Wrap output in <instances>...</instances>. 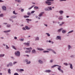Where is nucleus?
Segmentation results:
<instances>
[{"instance_id":"nucleus-54","label":"nucleus","mask_w":75,"mask_h":75,"mask_svg":"<svg viewBox=\"0 0 75 75\" xmlns=\"http://www.w3.org/2000/svg\"><path fill=\"white\" fill-rule=\"evenodd\" d=\"M23 30H25V28H23Z\"/></svg>"},{"instance_id":"nucleus-7","label":"nucleus","mask_w":75,"mask_h":75,"mask_svg":"<svg viewBox=\"0 0 75 75\" xmlns=\"http://www.w3.org/2000/svg\"><path fill=\"white\" fill-rule=\"evenodd\" d=\"M25 61H26V62H27V64H30V63H31V62H30V61H29L28 62V60H27V59H26L25 60Z\"/></svg>"},{"instance_id":"nucleus-31","label":"nucleus","mask_w":75,"mask_h":75,"mask_svg":"<svg viewBox=\"0 0 75 75\" xmlns=\"http://www.w3.org/2000/svg\"><path fill=\"white\" fill-rule=\"evenodd\" d=\"M13 14H17V13H16V12H15V11H13Z\"/></svg>"},{"instance_id":"nucleus-35","label":"nucleus","mask_w":75,"mask_h":75,"mask_svg":"<svg viewBox=\"0 0 75 75\" xmlns=\"http://www.w3.org/2000/svg\"><path fill=\"white\" fill-rule=\"evenodd\" d=\"M49 51H43V52H49Z\"/></svg>"},{"instance_id":"nucleus-51","label":"nucleus","mask_w":75,"mask_h":75,"mask_svg":"<svg viewBox=\"0 0 75 75\" xmlns=\"http://www.w3.org/2000/svg\"><path fill=\"white\" fill-rule=\"evenodd\" d=\"M66 1V0H60V1Z\"/></svg>"},{"instance_id":"nucleus-3","label":"nucleus","mask_w":75,"mask_h":75,"mask_svg":"<svg viewBox=\"0 0 75 75\" xmlns=\"http://www.w3.org/2000/svg\"><path fill=\"white\" fill-rule=\"evenodd\" d=\"M26 50H29V51H28V50H26L25 51V52L26 53H30V52H31V50H32V48L31 47H30V48H26Z\"/></svg>"},{"instance_id":"nucleus-8","label":"nucleus","mask_w":75,"mask_h":75,"mask_svg":"<svg viewBox=\"0 0 75 75\" xmlns=\"http://www.w3.org/2000/svg\"><path fill=\"white\" fill-rule=\"evenodd\" d=\"M24 44L26 45L27 46H30V43H24Z\"/></svg>"},{"instance_id":"nucleus-64","label":"nucleus","mask_w":75,"mask_h":75,"mask_svg":"<svg viewBox=\"0 0 75 75\" xmlns=\"http://www.w3.org/2000/svg\"><path fill=\"white\" fill-rule=\"evenodd\" d=\"M0 75H2V73H0Z\"/></svg>"},{"instance_id":"nucleus-40","label":"nucleus","mask_w":75,"mask_h":75,"mask_svg":"<svg viewBox=\"0 0 75 75\" xmlns=\"http://www.w3.org/2000/svg\"><path fill=\"white\" fill-rule=\"evenodd\" d=\"M3 14H0V17H3Z\"/></svg>"},{"instance_id":"nucleus-39","label":"nucleus","mask_w":75,"mask_h":75,"mask_svg":"<svg viewBox=\"0 0 75 75\" xmlns=\"http://www.w3.org/2000/svg\"><path fill=\"white\" fill-rule=\"evenodd\" d=\"M20 71H24V69H20L19 70V71L20 72Z\"/></svg>"},{"instance_id":"nucleus-44","label":"nucleus","mask_w":75,"mask_h":75,"mask_svg":"<svg viewBox=\"0 0 75 75\" xmlns=\"http://www.w3.org/2000/svg\"><path fill=\"white\" fill-rule=\"evenodd\" d=\"M64 65H66V66L68 65V64H67V63H64Z\"/></svg>"},{"instance_id":"nucleus-10","label":"nucleus","mask_w":75,"mask_h":75,"mask_svg":"<svg viewBox=\"0 0 75 75\" xmlns=\"http://www.w3.org/2000/svg\"><path fill=\"white\" fill-rule=\"evenodd\" d=\"M57 38H58V40H61V37L59 36H57Z\"/></svg>"},{"instance_id":"nucleus-34","label":"nucleus","mask_w":75,"mask_h":75,"mask_svg":"<svg viewBox=\"0 0 75 75\" xmlns=\"http://www.w3.org/2000/svg\"><path fill=\"white\" fill-rule=\"evenodd\" d=\"M68 47L69 50H70V48H71V46H70V45H68Z\"/></svg>"},{"instance_id":"nucleus-52","label":"nucleus","mask_w":75,"mask_h":75,"mask_svg":"<svg viewBox=\"0 0 75 75\" xmlns=\"http://www.w3.org/2000/svg\"><path fill=\"white\" fill-rule=\"evenodd\" d=\"M50 62H53V60H51L50 61Z\"/></svg>"},{"instance_id":"nucleus-18","label":"nucleus","mask_w":75,"mask_h":75,"mask_svg":"<svg viewBox=\"0 0 75 75\" xmlns=\"http://www.w3.org/2000/svg\"><path fill=\"white\" fill-rule=\"evenodd\" d=\"M70 68L71 69H73L72 65L71 64H70Z\"/></svg>"},{"instance_id":"nucleus-53","label":"nucleus","mask_w":75,"mask_h":75,"mask_svg":"<svg viewBox=\"0 0 75 75\" xmlns=\"http://www.w3.org/2000/svg\"><path fill=\"white\" fill-rule=\"evenodd\" d=\"M17 17V16H14L13 17V18H16Z\"/></svg>"},{"instance_id":"nucleus-50","label":"nucleus","mask_w":75,"mask_h":75,"mask_svg":"<svg viewBox=\"0 0 75 75\" xmlns=\"http://www.w3.org/2000/svg\"><path fill=\"white\" fill-rule=\"evenodd\" d=\"M21 12H23V11H24V9H21Z\"/></svg>"},{"instance_id":"nucleus-16","label":"nucleus","mask_w":75,"mask_h":75,"mask_svg":"<svg viewBox=\"0 0 75 75\" xmlns=\"http://www.w3.org/2000/svg\"><path fill=\"white\" fill-rule=\"evenodd\" d=\"M46 72H51V70H46L45 71Z\"/></svg>"},{"instance_id":"nucleus-57","label":"nucleus","mask_w":75,"mask_h":75,"mask_svg":"<svg viewBox=\"0 0 75 75\" xmlns=\"http://www.w3.org/2000/svg\"><path fill=\"white\" fill-rule=\"evenodd\" d=\"M7 67H9V64H7Z\"/></svg>"},{"instance_id":"nucleus-27","label":"nucleus","mask_w":75,"mask_h":75,"mask_svg":"<svg viewBox=\"0 0 75 75\" xmlns=\"http://www.w3.org/2000/svg\"><path fill=\"white\" fill-rule=\"evenodd\" d=\"M9 65H10L11 67V66H13V64L12 63H9Z\"/></svg>"},{"instance_id":"nucleus-11","label":"nucleus","mask_w":75,"mask_h":75,"mask_svg":"<svg viewBox=\"0 0 75 75\" xmlns=\"http://www.w3.org/2000/svg\"><path fill=\"white\" fill-rule=\"evenodd\" d=\"M38 50H39V51H43V50H44V49H41V48H38Z\"/></svg>"},{"instance_id":"nucleus-33","label":"nucleus","mask_w":75,"mask_h":75,"mask_svg":"<svg viewBox=\"0 0 75 75\" xmlns=\"http://www.w3.org/2000/svg\"><path fill=\"white\" fill-rule=\"evenodd\" d=\"M27 15H28V16H30V15H31V13H30V12H28V13H27Z\"/></svg>"},{"instance_id":"nucleus-42","label":"nucleus","mask_w":75,"mask_h":75,"mask_svg":"<svg viewBox=\"0 0 75 75\" xmlns=\"http://www.w3.org/2000/svg\"><path fill=\"white\" fill-rule=\"evenodd\" d=\"M16 63H17V62H13V65H14V64H16Z\"/></svg>"},{"instance_id":"nucleus-38","label":"nucleus","mask_w":75,"mask_h":75,"mask_svg":"<svg viewBox=\"0 0 75 75\" xmlns=\"http://www.w3.org/2000/svg\"><path fill=\"white\" fill-rule=\"evenodd\" d=\"M66 32V31L65 30H62V33H65Z\"/></svg>"},{"instance_id":"nucleus-9","label":"nucleus","mask_w":75,"mask_h":75,"mask_svg":"<svg viewBox=\"0 0 75 75\" xmlns=\"http://www.w3.org/2000/svg\"><path fill=\"white\" fill-rule=\"evenodd\" d=\"M2 8L3 10H6V7L5 6H3L2 7Z\"/></svg>"},{"instance_id":"nucleus-29","label":"nucleus","mask_w":75,"mask_h":75,"mask_svg":"<svg viewBox=\"0 0 75 75\" xmlns=\"http://www.w3.org/2000/svg\"><path fill=\"white\" fill-rule=\"evenodd\" d=\"M24 39H21V38L20 40L21 41H24Z\"/></svg>"},{"instance_id":"nucleus-25","label":"nucleus","mask_w":75,"mask_h":75,"mask_svg":"<svg viewBox=\"0 0 75 75\" xmlns=\"http://www.w3.org/2000/svg\"><path fill=\"white\" fill-rule=\"evenodd\" d=\"M48 8L50 10H52V8L51 7H48Z\"/></svg>"},{"instance_id":"nucleus-43","label":"nucleus","mask_w":75,"mask_h":75,"mask_svg":"<svg viewBox=\"0 0 75 75\" xmlns=\"http://www.w3.org/2000/svg\"><path fill=\"white\" fill-rule=\"evenodd\" d=\"M26 20H28V21H31V19H26Z\"/></svg>"},{"instance_id":"nucleus-6","label":"nucleus","mask_w":75,"mask_h":75,"mask_svg":"<svg viewBox=\"0 0 75 75\" xmlns=\"http://www.w3.org/2000/svg\"><path fill=\"white\" fill-rule=\"evenodd\" d=\"M32 53H33V54H35V53H36V51H35V50L34 49L32 51Z\"/></svg>"},{"instance_id":"nucleus-36","label":"nucleus","mask_w":75,"mask_h":75,"mask_svg":"<svg viewBox=\"0 0 75 75\" xmlns=\"http://www.w3.org/2000/svg\"><path fill=\"white\" fill-rule=\"evenodd\" d=\"M34 8H36V9H38V7L37 6H35Z\"/></svg>"},{"instance_id":"nucleus-37","label":"nucleus","mask_w":75,"mask_h":75,"mask_svg":"<svg viewBox=\"0 0 75 75\" xmlns=\"http://www.w3.org/2000/svg\"><path fill=\"white\" fill-rule=\"evenodd\" d=\"M46 34H47V36L48 37H50V35L48 33H46Z\"/></svg>"},{"instance_id":"nucleus-30","label":"nucleus","mask_w":75,"mask_h":75,"mask_svg":"<svg viewBox=\"0 0 75 75\" xmlns=\"http://www.w3.org/2000/svg\"><path fill=\"white\" fill-rule=\"evenodd\" d=\"M74 31V30H71L70 31H69V32L68 33V34H69V33H72V32H73Z\"/></svg>"},{"instance_id":"nucleus-4","label":"nucleus","mask_w":75,"mask_h":75,"mask_svg":"<svg viewBox=\"0 0 75 75\" xmlns=\"http://www.w3.org/2000/svg\"><path fill=\"white\" fill-rule=\"evenodd\" d=\"M15 54L17 56H20V52L18 51L17 52H15Z\"/></svg>"},{"instance_id":"nucleus-63","label":"nucleus","mask_w":75,"mask_h":75,"mask_svg":"<svg viewBox=\"0 0 75 75\" xmlns=\"http://www.w3.org/2000/svg\"><path fill=\"white\" fill-rule=\"evenodd\" d=\"M71 57H74V56H71Z\"/></svg>"},{"instance_id":"nucleus-32","label":"nucleus","mask_w":75,"mask_h":75,"mask_svg":"<svg viewBox=\"0 0 75 75\" xmlns=\"http://www.w3.org/2000/svg\"><path fill=\"white\" fill-rule=\"evenodd\" d=\"M64 24V22H62V24H59V26H61V25H62V24Z\"/></svg>"},{"instance_id":"nucleus-49","label":"nucleus","mask_w":75,"mask_h":75,"mask_svg":"<svg viewBox=\"0 0 75 75\" xmlns=\"http://www.w3.org/2000/svg\"><path fill=\"white\" fill-rule=\"evenodd\" d=\"M34 11H33L31 12V14H33V13H34Z\"/></svg>"},{"instance_id":"nucleus-47","label":"nucleus","mask_w":75,"mask_h":75,"mask_svg":"<svg viewBox=\"0 0 75 75\" xmlns=\"http://www.w3.org/2000/svg\"><path fill=\"white\" fill-rule=\"evenodd\" d=\"M7 27H10V25H7Z\"/></svg>"},{"instance_id":"nucleus-23","label":"nucleus","mask_w":75,"mask_h":75,"mask_svg":"<svg viewBox=\"0 0 75 75\" xmlns=\"http://www.w3.org/2000/svg\"><path fill=\"white\" fill-rule=\"evenodd\" d=\"M59 13H60V14H62L63 13H64V11H59Z\"/></svg>"},{"instance_id":"nucleus-46","label":"nucleus","mask_w":75,"mask_h":75,"mask_svg":"<svg viewBox=\"0 0 75 75\" xmlns=\"http://www.w3.org/2000/svg\"><path fill=\"white\" fill-rule=\"evenodd\" d=\"M59 20H62V18H59Z\"/></svg>"},{"instance_id":"nucleus-12","label":"nucleus","mask_w":75,"mask_h":75,"mask_svg":"<svg viewBox=\"0 0 75 75\" xmlns=\"http://www.w3.org/2000/svg\"><path fill=\"white\" fill-rule=\"evenodd\" d=\"M10 30H8L7 31H4V33H9V32H10Z\"/></svg>"},{"instance_id":"nucleus-58","label":"nucleus","mask_w":75,"mask_h":75,"mask_svg":"<svg viewBox=\"0 0 75 75\" xmlns=\"http://www.w3.org/2000/svg\"><path fill=\"white\" fill-rule=\"evenodd\" d=\"M16 71H18H18H19V70L18 69H17Z\"/></svg>"},{"instance_id":"nucleus-48","label":"nucleus","mask_w":75,"mask_h":75,"mask_svg":"<svg viewBox=\"0 0 75 75\" xmlns=\"http://www.w3.org/2000/svg\"><path fill=\"white\" fill-rule=\"evenodd\" d=\"M6 47H7V49L9 48V47H8V46L7 45H6Z\"/></svg>"},{"instance_id":"nucleus-45","label":"nucleus","mask_w":75,"mask_h":75,"mask_svg":"<svg viewBox=\"0 0 75 75\" xmlns=\"http://www.w3.org/2000/svg\"><path fill=\"white\" fill-rule=\"evenodd\" d=\"M14 75H18V73H16L14 74Z\"/></svg>"},{"instance_id":"nucleus-17","label":"nucleus","mask_w":75,"mask_h":75,"mask_svg":"<svg viewBox=\"0 0 75 75\" xmlns=\"http://www.w3.org/2000/svg\"><path fill=\"white\" fill-rule=\"evenodd\" d=\"M63 30V29H62V28H61V29H60L58 30V32H61V30Z\"/></svg>"},{"instance_id":"nucleus-1","label":"nucleus","mask_w":75,"mask_h":75,"mask_svg":"<svg viewBox=\"0 0 75 75\" xmlns=\"http://www.w3.org/2000/svg\"><path fill=\"white\" fill-rule=\"evenodd\" d=\"M59 67V68H58V69L59 70V71H60V72H62V73H64V71H63V70H61V66H59L58 65H54L52 66V68H54V67Z\"/></svg>"},{"instance_id":"nucleus-41","label":"nucleus","mask_w":75,"mask_h":75,"mask_svg":"<svg viewBox=\"0 0 75 75\" xmlns=\"http://www.w3.org/2000/svg\"><path fill=\"white\" fill-rule=\"evenodd\" d=\"M39 40V38L38 37H37L36 38V40Z\"/></svg>"},{"instance_id":"nucleus-21","label":"nucleus","mask_w":75,"mask_h":75,"mask_svg":"<svg viewBox=\"0 0 75 75\" xmlns=\"http://www.w3.org/2000/svg\"><path fill=\"white\" fill-rule=\"evenodd\" d=\"M4 55H5L4 54H0V57H4Z\"/></svg>"},{"instance_id":"nucleus-55","label":"nucleus","mask_w":75,"mask_h":75,"mask_svg":"<svg viewBox=\"0 0 75 75\" xmlns=\"http://www.w3.org/2000/svg\"><path fill=\"white\" fill-rule=\"evenodd\" d=\"M14 38V39H15V40L17 39V37H15Z\"/></svg>"},{"instance_id":"nucleus-5","label":"nucleus","mask_w":75,"mask_h":75,"mask_svg":"<svg viewBox=\"0 0 75 75\" xmlns=\"http://www.w3.org/2000/svg\"><path fill=\"white\" fill-rule=\"evenodd\" d=\"M47 50H48L49 51H52L53 53H54V54H56V52H55L53 50H52V49H47Z\"/></svg>"},{"instance_id":"nucleus-20","label":"nucleus","mask_w":75,"mask_h":75,"mask_svg":"<svg viewBox=\"0 0 75 75\" xmlns=\"http://www.w3.org/2000/svg\"><path fill=\"white\" fill-rule=\"evenodd\" d=\"M34 5L32 6L31 7H30L28 8V10H31V8H33V7H34Z\"/></svg>"},{"instance_id":"nucleus-2","label":"nucleus","mask_w":75,"mask_h":75,"mask_svg":"<svg viewBox=\"0 0 75 75\" xmlns=\"http://www.w3.org/2000/svg\"><path fill=\"white\" fill-rule=\"evenodd\" d=\"M54 0H47V1H46V4H47V5L50 6L51 5V2L50 1H53Z\"/></svg>"},{"instance_id":"nucleus-60","label":"nucleus","mask_w":75,"mask_h":75,"mask_svg":"<svg viewBox=\"0 0 75 75\" xmlns=\"http://www.w3.org/2000/svg\"><path fill=\"white\" fill-rule=\"evenodd\" d=\"M49 42H51V41L50 40H49Z\"/></svg>"},{"instance_id":"nucleus-26","label":"nucleus","mask_w":75,"mask_h":75,"mask_svg":"<svg viewBox=\"0 0 75 75\" xmlns=\"http://www.w3.org/2000/svg\"><path fill=\"white\" fill-rule=\"evenodd\" d=\"M12 48H14V50H16V47H15V46H12Z\"/></svg>"},{"instance_id":"nucleus-15","label":"nucleus","mask_w":75,"mask_h":75,"mask_svg":"<svg viewBox=\"0 0 75 75\" xmlns=\"http://www.w3.org/2000/svg\"><path fill=\"white\" fill-rule=\"evenodd\" d=\"M42 13H44L42 12L40 13L39 15V17H41L42 16Z\"/></svg>"},{"instance_id":"nucleus-28","label":"nucleus","mask_w":75,"mask_h":75,"mask_svg":"<svg viewBox=\"0 0 75 75\" xmlns=\"http://www.w3.org/2000/svg\"><path fill=\"white\" fill-rule=\"evenodd\" d=\"M45 11H49V9H48L47 8H45Z\"/></svg>"},{"instance_id":"nucleus-22","label":"nucleus","mask_w":75,"mask_h":75,"mask_svg":"<svg viewBox=\"0 0 75 75\" xmlns=\"http://www.w3.org/2000/svg\"><path fill=\"white\" fill-rule=\"evenodd\" d=\"M29 16H24V18H28V17H29Z\"/></svg>"},{"instance_id":"nucleus-19","label":"nucleus","mask_w":75,"mask_h":75,"mask_svg":"<svg viewBox=\"0 0 75 75\" xmlns=\"http://www.w3.org/2000/svg\"><path fill=\"white\" fill-rule=\"evenodd\" d=\"M25 28L26 30H30V28H28V26H26Z\"/></svg>"},{"instance_id":"nucleus-56","label":"nucleus","mask_w":75,"mask_h":75,"mask_svg":"<svg viewBox=\"0 0 75 75\" xmlns=\"http://www.w3.org/2000/svg\"><path fill=\"white\" fill-rule=\"evenodd\" d=\"M26 56H27V57H29V55L27 54V55H25Z\"/></svg>"},{"instance_id":"nucleus-61","label":"nucleus","mask_w":75,"mask_h":75,"mask_svg":"<svg viewBox=\"0 0 75 75\" xmlns=\"http://www.w3.org/2000/svg\"><path fill=\"white\" fill-rule=\"evenodd\" d=\"M45 26H46V27H47V25H45Z\"/></svg>"},{"instance_id":"nucleus-14","label":"nucleus","mask_w":75,"mask_h":75,"mask_svg":"<svg viewBox=\"0 0 75 75\" xmlns=\"http://www.w3.org/2000/svg\"><path fill=\"white\" fill-rule=\"evenodd\" d=\"M8 73L9 74H11V70H10V69H8Z\"/></svg>"},{"instance_id":"nucleus-59","label":"nucleus","mask_w":75,"mask_h":75,"mask_svg":"<svg viewBox=\"0 0 75 75\" xmlns=\"http://www.w3.org/2000/svg\"><path fill=\"white\" fill-rule=\"evenodd\" d=\"M0 2H3V1H2L1 0H0Z\"/></svg>"},{"instance_id":"nucleus-13","label":"nucleus","mask_w":75,"mask_h":75,"mask_svg":"<svg viewBox=\"0 0 75 75\" xmlns=\"http://www.w3.org/2000/svg\"><path fill=\"white\" fill-rule=\"evenodd\" d=\"M38 61L40 64H42V63H43V62L41 61V60H39Z\"/></svg>"},{"instance_id":"nucleus-24","label":"nucleus","mask_w":75,"mask_h":75,"mask_svg":"<svg viewBox=\"0 0 75 75\" xmlns=\"http://www.w3.org/2000/svg\"><path fill=\"white\" fill-rule=\"evenodd\" d=\"M16 1H17L18 3H20L21 1L20 0H15Z\"/></svg>"},{"instance_id":"nucleus-62","label":"nucleus","mask_w":75,"mask_h":75,"mask_svg":"<svg viewBox=\"0 0 75 75\" xmlns=\"http://www.w3.org/2000/svg\"><path fill=\"white\" fill-rule=\"evenodd\" d=\"M67 18H68V17H69V16H67Z\"/></svg>"}]
</instances>
